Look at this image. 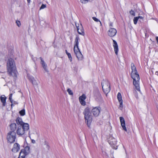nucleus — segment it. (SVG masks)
<instances>
[{
  "label": "nucleus",
  "mask_w": 158,
  "mask_h": 158,
  "mask_svg": "<svg viewBox=\"0 0 158 158\" xmlns=\"http://www.w3.org/2000/svg\"><path fill=\"white\" fill-rule=\"evenodd\" d=\"M131 77L133 80V84L135 89L138 91H140L139 86V77L137 72L135 66L133 63H131Z\"/></svg>",
  "instance_id": "obj_1"
},
{
  "label": "nucleus",
  "mask_w": 158,
  "mask_h": 158,
  "mask_svg": "<svg viewBox=\"0 0 158 158\" xmlns=\"http://www.w3.org/2000/svg\"><path fill=\"white\" fill-rule=\"evenodd\" d=\"M6 68L8 74L10 76L16 77L17 71L14 60L11 58H9L6 63Z\"/></svg>",
  "instance_id": "obj_2"
},
{
  "label": "nucleus",
  "mask_w": 158,
  "mask_h": 158,
  "mask_svg": "<svg viewBox=\"0 0 158 158\" xmlns=\"http://www.w3.org/2000/svg\"><path fill=\"white\" fill-rule=\"evenodd\" d=\"M79 40H80L79 37L77 36L74 40L73 51L78 60H82L83 59V57L79 48Z\"/></svg>",
  "instance_id": "obj_3"
},
{
  "label": "nucleus",
  "mask_w": 158,
  "mask_h": 158,
  "mask_svg": "<svg viewBox=\"0 0 158 158\" xmlns=\"http://www.w3.org/2000/svg\"><path fill=\"white\" fill-rule=\"evenodd\" d=\"M29 129V125L28 124H25L23 126H19L17 127L16 133L18 135L21 136L24 135Z\"/></svg>",
  "instance_id": "obj_4"
},
{
  "label": "nucleus",
  "mask_w": 158,
  "mask_h": 158,
  "mask_svg": "<svg viewBox=\"0 0 158 158\" xmlns=\"http://www.w3.org/2000/svg\"><path fill=\"white\" fill-rule=\"evenodd\" d=\"M83 114L85 115V118L88 127L90 125L92 120V117L90 112V110L88 108H86L84 110Z\"/></svg>",
  "instance_id": "obj_5"
},
{
  "label": "nucleus",
  "mask_w": 158,
  "mask_h": 158,
  "mask_svg": "<svg viewBox=\"0 0 158 158\" xmlns=\"http://www.w3.org/2000/svg\"><path fill=\"white\" fill-rule=\"evenodd\" d=\"M102 85L103 92L105 94H107L110 90L109 82L107 80H103L102 83Z\"/></svg>",
  "instance_id": "obj_6"
},
{
  "label": "nucleus",
  "mask_w": 158,
  "mask_h": 158,
  "mask_svg": "<svg viewBox=\"0 0 158 158\" xmlns=\"http://www.w3.org/2000/svg\"><path fill=\"white\" fill-rule=\"evenodd\" d=\"M16 138V133L14 131L9 132L7 135V139L10 143H13L15 141Z\"/></svg>",
  "instance_id": "obj_7"
},
{
  "label": "nucleus",
  "mask_w": 158,
  "mask_h": 158,
  "mask_svg": "<svg viewBox=\"0 0 158 158\" xmlns=\"http://www.w3.org/2000/svg\"><path fill=\"white\" fill-rule=\"evenodd\" d=\"M75 25L77 28V31L78 33L82 35H84V33L83 27L81 24L79 25L78 23H75Z\"/></svg>",
  "instance_id": "obj_8"
},
{
  "label": "nucleus",
  "mask_w": 158,
  "mask_h": 158,
  "mask_svg": "<svg viewBox=\"0 0 158 158\" xmlns=\"http://www.w3.org/2000/svg\"><path fill=\"white\" fill-rule=\"evenodd\" d=\"M117 143L116 139L115 138L111 137L109 140V143L115 149L117 148V146H116Z\"/></svg>",
  "instance_id": "obj_9"
},
{
  "label": "nucleus",
  "mask_w": 158,
  "mask_h": 158,
  "mask_svg": "<svg viewBox=\"0 0 158 158\" xmlns=\"http://www.w3.org/2000/svg\"><path fill=\"white\" fill-rule=\"evenodd\" d=\"M117 33V31L115 28H110L108 31V34L110 37L114 36Z\"/></svg>",
  "instance_id": "obj_10"
},
{
  "label": "nucleus",
  "mask_w": 158,
  "mask_h": 158,
  "mask_svg": "<svg viewBox=\"0 0 158 158\" xmlns=\"http://www.w3.org/2000/svg\"><path fill=\"white\" fill-rule=\"evenodd\" d=\"M100 108L99 107H94L92 110V112L95 116H98L100 113Z\"/></svg>",
  "instance_id": "obj_11"
},
{
  "label": "nucleus",
  "mask_w": 158,
  "mask_h": 158,
  "mask_svg": "<svg viewBox=\"0 0 158 158\" xmlns=\"http://www.w3.org/2000/svg\"><path fill=\"white\" fill-rule=\"evenodd\" d=\"M16 123L17 127L19 126H23L25 125V124H28L27 123L23 122L22 120V118L19 117H18L16 120Z\"/></svg>",
  "instance_id": "obj_12"
},
{
  "label": "nucleus",
  "mask_w": 158,
  "mask_h": 158,
  "mask_svg": "<svg viewBox=\"0 0 158 158\" xmlns=\"http://www.w3.org/2000/svg\"><path fill=\"white\" fill-rule=\"evenodd\" d=\"M86 96L84 94H82L79 98L80 103L83 106L85 105V100L86 99Z\"/></svg>",
  "instance_id": "obj_13"
},
{
  "label": "nucleus",
  "mask_w": 158,
  "mask_h": 158,
  "mask_svg": "<svg viewBox=\"0 0 158 158\" xmlns=\"http://www.w3.org/2000/svg\"><path fill=\"white\" fill-rule=\"evenodd\" d=\"M20 148V145L17 143H15L12 149V151L14 152H18Z\"/></svg>",
  "instance_id": "obj_14"
},
{
  "label": "nucleus",
  "mask_w": 158,
  "mask_h": 158,
  "mask_svg": "<svg viewBox=\"0 0 158 158\" xmlns=\"http://www.w3.org/2000/svg\"><path fill=\"white\" fill-rule=\"evenodd\" d=\"M119 119L121 126H122L123 130L127 131V130L125 126V123L124 118L123 117H120L119 118Z\"/></svg>",
  "instance_id": "obj_15"
},
{
  "label": "nucleus",
  "mask_w": 158,
  "mask_h": 158,
  "mask_svg": "<svg viewBox=\"0 0 158 158\" xmlns=\"http://www.w3.org/2000/svg\"><path fill=\"white\" fill-rule=\"evenodd\" d=\"M113 46L115 54L118 55V46L117 42L114 40H113Z\"/></svg>",
  "instance_id": "obj_16"
},
{
  "label": "nucleus",
  "mask_w": 158,
  "mask_h": 158,
  "mask_svg": "<svg viewBox=\"0 0 158 158\" xmlns=\"http://www.w3.org/2000/svg\"><path fill=\"white\" fill-rule=\"evenodd\" d=\"M29 80L34 85H37L39 83V81L37 79H35L33 77H29Z\"/></svg>",
  "instance_id": "obj_17"
},
{
  "label": "nucleus",
  "mask_w": 158,
  "mask_h": 158,
  "mask_svg": "<svg viewBox=\"0 0 158 158\" xmlns=\"http://www.w3.org/2000/svg\"><path fill=\"white\" fill-rule=\"evenodd\" d=\"M40 58L41 60V64L43 68L46 72H48L47 65L45 64L44 61L43 60L41 57H40Z\"/></svg>",
  "instance_id": "obj_18"
},
{
  "label": "nucleus",
  "mask_w": 158,
  "mask_h": 158,
  "mask_svg": "<svg viewBox=\"0 0 158 158\" xmlns=\"http://www.w3.org/2000/svg\"><path fill=\"white\" fill-rule=\"evenodd\" d=\"M6 97L4 95H2L0 98V100L2 102V103L3 106H5L6 105Z\"/></svg>",
  "instance_id": "obj_19"
},
{
  "label": "nucleus",
  "mask_w": 158,
  "mask_h": 158,
  "mask_svg": "<svg viewBox=\"0 0 158 158\" xmlns=\"http://www.w3.org/2000/svg\"><path fill=\"white\" fill-rule=\"evenodd\" d=\"M10 130L12 131H15L17 127V125L16 123H13L10 125Z\"/></svg>",
  "instance_id": "obj_20"
},
{
  "label": "nucleus",
  "mask_w": 158,
  "mask_h": 158,
  "mask_svg": "<svg viewBox=\"0 0 158 158\" xmlns=\"http://www.w3.org/2000/svg\"><path fill=\"white\" fill-rule=\"evenodd\" d=\"M26 154L23 151V150H22L20 151L19 156L18 158H25L26 155Z\"/></svg>",
  "instance_id": "obj_21"
},
{
  "label": "nucleus",
  "mask_w": 158,
  "mask_h": 158,
  "mask_svg": "<svg viewBox=\"0 0 158 158\" xmlns=\"http://www.w3.org/2000/svg\"><path fill=\"white\" fill-rule=\"evenodd\" d=\"M30 147L28 146H27L23 150V151L27 154L29 152H30Z\"/></svg>",
  "instance_id": "obj_22"
},
{
  "label": "nucleus",
  "mask_w": 158,
  "mask_h": 158,
  "mask_svg": "<svg viewBox=\"0 0 158 158\" xmlns=\"http://www.w3.org/2000/svg\"><path fill=\"white\" fill-rule=\"evenodd\" d=\"M117 98L119 102L121 101V103H122V101H123L122 99V97L121 94L120 93H118L117 94Z\"/></svg>",
  "instance_id": "obj_23"
},
{
  "label": "nucleus",
  "mask_w": 158,
  "mask_h": 158,
  "mask_svg": "<svg viewBox=\"0 0 158 158\" xmlns=\"http://www.w3.org/2000/svg\"><path fill=\"white\" fill-rule=\"evenodd\" d=\"M19 114L21 116H24L25 114V110L24 109H23L19 112Z\"/></svg>",
  "instance_id": "obj_24"
},
{
  "label": "nucleus",
  "mask_w": 158,
  "mask_h": 158,
  "mask_svg": "<svg viewBox=\"0 0 158 158\" xmlns=\"http://www.w3.org/2000/svg\"><path fill=\"white\" fill-rule=\"evenodd\" d=\"M92 19L95 21L96 22H98L101 25V22L98 19L95 17H92Z\"/></svg>",
  "instance_id": "obj_25"
},
{
  "label": "nucleus",
  "mask_w": 158,
  "mask_h": 158,
  "mask_svg": "<svg viewBox=\"0 0 158 158\" xmlns=\"http://www.w3.org/2000/svg\"><path fill=\"white\" fill-rule=\"evenodd\" d=\"M139 19L137 17H135L133 19L134 23L135 24H136L137 23V22L138 20Z\"/></svg>",
  "instance_id": "obj_26"
},
{
  "label": "nucleus",
  "mask_w": 158,
  "mask_h": 158,
  "mask_svg": "<svg viewBox=\"0 0 158 158\" xmlns=\"http://www.w3.org/2000/svg\"><path fill=\"white\" fill-rule=\"evenodd\" d=\"M12 94H10V95L9 99L10 100V102L12 104L13 103V100L12 99Z\"/></svg>",
  "instance_id": "obj_27"
},
{
  "label": "nucleus",
  "mask_w": 158,
  "mask_h": 158,
  "mask_svg": "<svg viewBox=\"0 0 158 158\" xmlns=\"http://www.w3.org/2000/svg\"><path fill=\"white\" fill-rule=\"evenodd\" d=\"M69 94L70 95H72L73 94L72 91L70 89H68L67 90Z\"/></svg>",
  "instance_id": "obj_28"
},
{
  "label": "nucleus",
  "mask_w": 158,
  "mask_h": 158,
  "mask_svg": "<svg viewBox=\"0 0 158 158\" xmlns=\"http://www.w3.org/2000/svg\"><path fill=\"white\" fill-rule=\"evenodd\" d=\"M67 55L68 56V57L69 58V60H70V61L71 62L72 60V58L71 56V54L70 53H68V54H67Z\"/></svg>",
  "instance_id": "obj_29"
},
{
  "label": "nucleus",
  "mask_w": 158,
  "mask_h": 158,
  "mask_svg": "<svg viewBox=\"0 0 158 158\" xmlns=\"http://www.w3.org/2000/svg\"><path fill=\"white\" fill-rule=\"evenodd\" d=\"M46 5L42 4L40 8V10L46 8Z\"/></svg>",
  "instance_id": "obj_30"
},
{
  "label": "nucleus",
  "mask_w": 158,
  "mask_h": 158,
  "mask_svg": "<svg viewBox=\"0 0 158 158\" xmlns=\"http://www.w3.org/2000/svg\"><path fill=\"white\" fill-rule=\"evenodd\" d=\"M130 14L132 15L133 16H135V13L134 11L133 10H131L130 11Z\"/></svg>",
  "instance_id": "obj_31"
},
{
  "label": "nucleus",
  "mask_w": 158,
  "mask_h": 158,
  "mask_svg": "<svg viewBox=\"0 0 158 158\" xmlns=\"http://www.w3.org/2000/svg\"><path fill=\"white\" fill-rule=\"evenodd\" d=\"M89 0H80V2L83 3H86Z\"/></svg>",
  "instance_id": "obj_32"
},
{
  "label": "nucleus",
  "mask_w": 158,
  "mask_h": 158,
  "mask_svg": "<svg viewBox=\"0 0 158 158\" xmlns=\"http://www.w3.org/2000/svg\"><path fill=\"white\" fill-rule=\"evenodd\" d=\"M16 23L17 25L19 27H20L21 25L20 22L19 21H16Z\"/></svg>",
  "instance_id": "obj_33"
},
{
  "label": "nucleus",
  "mask_w": 158,
  "mask_h": 158,
  "mask_svg": "<svg viewBox=\"0 0 158 158\" xmlns=\"http://www.w3.org/2000/svg\"><path fill=\"white\" fill-rule=\"evenodd\" d=\"M120 102V109H122L123 107V101H122V103L121 104V102Z\"/></svg>",
  "instance_id": "obj_34"
},
{
  "label": "nucleus",
  "mask_w": 158,
  "mask_h": 158,
  "mask_svg": "<svg viewBox=\"0 0 158 158\" xmlns=\"http://www.w3.org/2000/svg\"><path fill=\"white\" fill-rule=\"evenodd\" d=\"M17 104L18 103L17 102L13 100V103L11 104V106L12 107L13 104Z\"/></svg>",
  "instance_id": "obj_35"
},
{
  "label": "nucleus",
  "mask_w": 158,
  "mask_h": 158,
  "mask_svg": "<svg viewBox=\"0 0 158 158\" xmlns=\"http://www.w3.org/2000/svg\"><path fill=\"white\" fill-rule=\"evenodd\" d=\"M109 26H110V28H112L113 27V23H110L109 24Z\"/></svg>",
  "instance_id": "obj_36"
},
{
  "label": "nucleus",
  "mask_w": 158,
  "mask_h": 158,
  "mask_svg": "<svg viewBox=\"0 0 158 158\" xmlns=\"http://www.w3.org/2000/svg\"><path fill=\"white\" fill-rule=\"evenodd\" d=\"M45 145H46V148L47 149H48V150H49V145H48V144H45Z\"/></svg>",
  "instance_id": "obj_37"
},
{
  "label": "nucleus",
  "mask_w": 158,
  "mask_h": 158,
  "mask_svg": "<svg viewBox=\"0 0 158 158\" xmlns=\"http://www.w3.org/2000/svg\"><path fill=\"white\" fill-rule=\"evenodd\" d=\"M138 17V19H143V18L142 16H138V17Z\"/></svg>",
  "instance_id": "obj_38"
},
{
  "label": "nucleus",
  "mask_w": 158,
  "mask_h": 158,
  "mask_svg": "<svg viewBox=\"0 0 158 158\" xmlns=\"http://www.w3.org/2000/svg\"><path fill=\"white\" fill-rule=\"evenodd\" d=\"M28 4H29L31 2V0H27Z\"/></svg>",
  "instance_id": "obj_39"
},
{
  "label": "nucleus",
  "mask_w": 158,
  "mask_h": 158,
  "mask_svg": "<svg viewBox=\"0 0 158 158\" xmlns=\"http://www.w3.org/2000/svg\"><path fill=\"white\" fill-rule=\"evenodd\" d=\"M32 142L33 143H35V141L34 140H32Z\"/></svg>",
  "instance_id": "obj_40"
},
{
  "label": "nucleus",
  "mask_w": 158,
  "mask_h": 158,
  "mask_svg": "<svg viewBox=\"0 0 158 158\" xmlns=\"http://www.w3.org/2000/svg\"><path fill=\"white\" fill-rule=\"evenodd\" d=\"M156 40L157 42L158 43V37H156Z\"/></svg>",
  "instance_id": "obj_41"
},
{
  "label": "nucleus",
  "mask_w": 158,
  "mask_h": 158,
  "mask_svg": "<svg viewBox=\"0 0 158 158\" xmlns=\"http://www.w3.org/2000/svg\"><path fill=\"white\" fill-rule=\"evenodd\" d=\"M65 52L66 54H68V53H69L68 52L67 50H65Z\"/></svg>",
  "instance_id": "obj_42"
},
{
  "label": "nucleus",
  "mask_w": 158,
  "mask_h": 158,
  "mask_svg": "<svg viewBox=\"0 0 158 158\" xmlns=\"http://www.w3.org/2000/svg\"><path fill=\"white\" fill-rule=\"evenodd\" d=\"M135 96L137 98H138V97L137 95L135 94Z\"/></svg>",
  "instance_id": "obj_43"
},
{
  "label": "nucleus",
  "mask_w": 158,
  "mask_h": 158,
  "mask_svg": "<svg viewBox=\"0 0 158 158\" xmlns=\"http://www.w3.org/2000/svg\"><path fill=\"white\" fill-rule=\"evenodd\" d=\"M156 74L157 75H158V71H156Z\"/></svg>",
  "instance_id": "obj_44"
}]
</instances>
